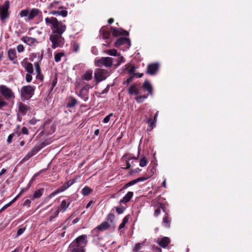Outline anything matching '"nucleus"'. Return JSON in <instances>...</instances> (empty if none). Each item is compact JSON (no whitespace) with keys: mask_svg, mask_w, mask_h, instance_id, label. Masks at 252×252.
<instances>
[{"mask_svg":"<svg viewBox=\"0 0 252 252\" xmlns=\"http://www.w3.org/2000/svg\"><path fill=\"white\" fill-rule=\"evenodd\" d=\"M46 26L52 31L51 33L63 34L66 30L64 21H59L56 17H47L45 18Z\"/></svg>","mask_w":252,"mask_h":252,"instance_id":"f257e3e1","label":"nucleus"},{"mask_svg":"<svg viewBox=\"0 0 252 252\" xmlns=\"http://www.w3.org/2000/svg\"><path fill=\"white\" fill-rule=\"evenodd\" d=\"M49 40L52 43L51 47L53 49L62 48L64 44V39L63 37V34L50 33Z\"/></svg>","mask_w":252,"mask_h":252,"instance_id":"f03ea898","label":"nucleus"},{"mask_svg":"<svg viewBox=\"0 0 252 252\" xmlns=\"http://www.w3.org/2000/svg\"><path fill=\"white\" fill-rule=\"evenodd\" d=\"M41 11L38 8H33L29 10L25 9L20 11L19 15L21 17H27L29 21L33 20L37 16L41 15Z\"/></svg>","mask_w":252,"mask_h":252,"instance_id":"7ed1b4c3","label":"nucleus"},{"mask_svg":"<svg viewBox=\"0 0 252 252\" xmlns=\"http://www.w3.org/2000/svg\"><path fill=\"white\" fill-rule=\"evenodd\" d=\"M95 80L97 82H100L105 80L109 74L108 71L106 69L97 68L94 72V73Z\"/></svg>","mask_w":252,"mask_h":252,"instance_id":"20e7f679","label":"nucleus"},{"mask_svg":"<svg viewBox=\"0 0 252 252\" xmlns=\"http://www.w3.org/2000/svg\"><path fill=\"white\" fill-rule=\"evenodd\" d=\"M34 88L30 85L23 86L21 90V96L24 98H30L34 94Z\"/></svg>","mask_w":252,"mask_h":252,"instance_id":"39448f33","label":"nucleus"},{"mask_svg":"<svg viewBox=\"0 0 252 252\" xmlns=\"http://www.w3.org/2000/svg\"><path fill=\"white\" fill-rule=\"evenodd\" d=\"M9 2L8 1H5L2 5L0 6V18L2 21H4L9 17Z\"/></svg>","mask_w":252,"mask_h":252,"instance_id":"423d86ee","label":"nucleus"},{"mask_svg":"<svg viewBox=\"0 0 252 252\" xmlns=\"http://www.w3.org/2000/svg\"><path fill=\"white\" fill-rule=\"evenodd\" d=\"M50 143L47 141H44L40 144H36L31 151L28 153L24 159H28L33 156L35 155L40 149L48 145Z\"/></svg>","mask_w":252,"mask_h":252,"instance_id":"0eeeda50","label":"nucleus"},{"mask_svg":"<svg viewBox=\"0 0 252 252\" xmlns=\"http://www.w3.org/2000/svg\"><path fill=\"white\" fill-rule=\"evenodd\" d=\"M50 143L47 141H44L40 144H36L31 151L28 153L24 159H28L33 156L35 155L40 149L48 145Z\"/></svg>","mask_w":252,"mask_h":252,"instance_id":"6e6552de","label":"nucleus"},{"mask_svg":"<svg viewBox=\"0 0 252 252\" xmlns=\"http://www.w3.org/2000/svg\"><path fill=\"white\" fill-rule=\"evenodd\" d=\"M0 92L2 96L6 99L14 98L15 97L14 94L12 90L5 85L0 86Z\"/></svg>","mask_w":252,"mask_h":252,"instance_id":"1a4fd4ad","label":"nucleus"},{"mask_svg":"<svg viewBox=\"0 0 252 252\" xmlns=\"http://www.w3.org/2000/svg\"><path fill=\"white\" fill-rule=\"evenodd\" d=\"M113 63V59L110 57H102L97 60L96 65L98 66L104 65L105 67H110Z\"/></svg>","mask_w":252,"mask_h":252,"instance_id":"9d476101","label":"nucleus"},{"mask_svg":"<svg viewBox=\"0 0 252 252\" xmlns=\"http://www.w3.org/2000/svg\"><path fill=\"white\" fill-rule=\"evenodd\" d=\"M92 87L89 84L85 86L80 91L78 94V96L81 97L85 101H87L89 99V90Z\"/></svg>","mask_w":252,"mask_h":252,"instance_id":"9b49d317","label":"nucleus"},{"mask_svg":"<svg viewBox=\"0 0 252 252\" xmlns=\"http://www.w3.org/2000/svg\"><path fill=\"white\" fill-rule=\"evenodd\" d=\"M115 46L118 47L123 45H125L126 47L128 49L130 46V41L129 38L121 37L118 38L115 42Z\"/></svg>","mask_w":252,"mask_h":252,"instance_id":"f8f14e48","label":"nucleus"},{"mask_svg":"<svg viewBox=\"0 0 252 252\" xmlns=\"http://www.w3.org/2000/svg\"><path fill=\"white\" fill-rule=\"evenodd\" d=\"M73 242L76 244V245L83 246L85 248L88 243L87 236L85 234L80 235L77 237Z\"/></svg>","mask_w":252,"mask_h":252,"instance_id":"ddd939ff","label":"nucleus"},{"mask_svg":"<svg viewBox=\"0 0 252 252\" xmlns=\"http://www.w3.org/2000/svg\"><path fill=\"white\" fill-rule=\"evenodd\" d=\"M69 251L70 252H85V249L83 246L76 245L73 242L69 246Z\"/></svg>","mask_w":252,"mask_h":252,"instance_id":"4468645a","label":"nucleus"},{"mask_svg":"<svg viewBox=\"0 0 252 252\" xmlns=\"http://www.w3.org/2000/svg\"><path fill=\"white\" fill-rule=\"evenodd\" d=\"M21 65L28 73H33V65L32 63L28 62L27 59H25L23 60V61L21 62Z\"/></svg>","mask_w":252,"mask_h":252,"instance_id":"2eb2a0df","label":"nucleus"},{"mask_svg":"<svg viewBox=\"0 0 252 252\" xmlns=\"http://www.w3.org/2000/svg\"><path fill=\"white\" fill-rule=\"evenodd\" d=\"M22 40L30 46H34L38 43V41L36 39L29 36H23L22 38Z\"/></svg>","mask_w":252,"mask_h":252,"instance_id":"dca6fc26","label":"nucleus"},{"mask_svg":"<svg viewBox=\"0 0 252 252\" xmlns=\"http://www.w3.org/2000/svg\"><path fill=\"white\" fill-rule=\"evenodd\" d=\"M159 65L157 63H152L148 65L147 67V73L150 75H154L158 71Z\"/></svg>","mask_w":252,"mask_h":252,"instance_id":"f3484780","label":"nucleus"},{"mask_svg":"<svg viewBox=\"0 0 252 252\" xmlns=\"http://www.w3.org/2000/svg\"><path fill=\"white\" fill-rule=\"evenodd\" d=\"M111 32H112L113 35L114 36H118L122 34L124 35H127L128 34L127 31L122 29L117 30L114 27L111 28Z\"/></svg>","mask_w":252,"mask_h":252,"instance_id":"a211bd4d","label":"nucleus"},{"mask_svg":"<svg viewBox=\"0 0 252 252\" xmlns=\"http://www.w3.org/2000/svg\"><path fill=\"white\" fill-rule=\"evenodd\" d=\"M110 226V224L107 221H103L100 225L94 228L92 231L95 232L97 230L99 231H104L107 229Z\"/></svg>","mask_w":252,"mask_h":252,"instance_id":"6ab92c4d","label":"nucleus"},{"mask_svg":"<svg viewBox=\"0 0 252 252\" xmlns=\"http://www.w3.org/2000/svg\"><path fill=\"white\" fill-rule=\"evenodd\" d=\"M47 8L50 10H57L62 9L63 6L60 4V1H54L48 4Z\"/></svg>","mask_w":252,"mask_h":252,"instance_id":"aec40b11","label":"nucleus"},{"mask_svg":"<svg viewBox=\"0 0 252 252\" xmlns=\"http://www.w3.org/2000/svg\"><path fill=\"white\" fill-rule=\"evenodd\" d=\"M8 56L9 59L11 61H13V63L14 64H16L17 63V61L16 59V52L15 49H10L8 51Z\"/></svg>","mask_w":252,"mask_h":252,"instance_id":"412c9836","label":"nucleus"},{"mask_svg":"<svg viewBox=\"0 0 252 252\" xmlns=\"http://www.w3.org/2000/svg\"><path fill=\"white\" fill-rule=\"evenodd\" d=\"M28 107L25 104L21 102L19 104L18 112L21 115L23 116L26 115V114L28 111Z\"/></svg>","mask_w":252,"mask_h":252,"instance_id":"4be33fe9","label":"nucleus"},{"mask_svg":"<svg viewBox=\"0 0 252 252\" xmlns=\"http://www.w3.org/2000/svg\"><path fill=\"white\" fill-rule=\"evenodd\" d=\"M133 192H132V191L128 192L125 195V196L123 198V199H122L120 200V203H126L128 202V201H129L130 199L132 198V197L133 196Z\"/></svg>","mask_w":252,"mask_h":252,"instance_id":"5701e85b","label":"nucleus"},{"mask_svg":"<svg viewBox=\"0 0 252 252\" xmlns=\"http://www.w3.org/2000/svg\"><path fill=\"white\" fill-rule=\"evenodd\" d=\"M143 88L145 89L150 95L153 94V87L151 84L148 81H145L143 85Z\"/></svg>","mask_w":252,"mask_h":252,"instance_id":"b1692460","label":"nucleus"},{"mask_svg":"<svg viewBox=\"0 0 252 252\" xmlns=\"http://www.w3.org/2000/svg\"><path fill=\"white\" fill-rule=\"evenodd\" d=\"M93 71L92 70H89L85 72V73L82 75V78L83 80L86 81H89L92 79Z\"/></svg>","mask_w":252,"mask_h":252,"instance_id":"393cba45","label":"nucleus"},{"mask_svg":"<svg viewBox=\"0 0 252 252\" xmlns=\"http://www.w3.org/2000/svg\"><path fill=\"white\" fill-rule=\"evenodd\" d=\"M170 240L168 237L162 238L158 242V244L162 248H165L169 244Z\"/></svg>","mask_w":252,"mask_h":252,"instance_id":"a878e982","label":"nucleus"},{"mask_svg":"<svg viewBox=\"0 0 252 252\" xmlns=\"http://www.w3.org/2000/svg\"><path fill=\"white\" fill-rule=\"evenodd\" d=\"M70 205V202L66 203L65 200H63L61 202V204L59 208V210L60 211L64 212L65 211L66 209L69 207Z\"/></svg>","mask_w":252,"mask_h":252,"instance_id":"bb28decb","label":"nucleus"},{"mask_svg":"<svg viewBox=\"0 0 252 252\" xmlns=\"http://www.w3.org/2000/svg\"><path fill=\"white\" fill-rule=\"evenodd\" d=\"M128 93L130 94H135L137 95L139 94V92L135 85H131L128 89Z\"/></svg>","mask_w":252,"mask_h":252,"instance_id":"cd10ccee","label":"nucleus"},{"mask_svg":"<svg viewBox=\"0 0 252 252\" xmlns=\"http://www.w3.org/2000/svg\"><path fill=\"white\" fill-rule=\"evenodd\" d=\"M67 188V187H65V186H63L62 187L57 189L56 190L54 191V192H53L52 193H51L50 194H49V198H52L53 197V196H54L55 195H56V194H57L58 193H60V192H62L64 190H65Z\"/></svg>","mask_w":252,"mask_h":252,"instance_id":"c85d7f7f","label":"nucleus"},{"mask_svg":"<svg viewBox=\"0 0 252 252\" xmlns=\"http://www.w3.org/2000/svg\"><path fill=\"white\" fill-rule=\"evenodd\" d=\"M130 218V217L129 215H127L123 219L122 222L120 224V225L119 226V230H121V229L125 227L126 224Z\"/></svg>","mask_w":252,"mask_h":252,"instance_id":"c756f323","label":"nucleus"},{"mask_svg":"<svg viewBox=\"0 0 252 252\" xmlns=\"http://www.w3.org/2000/svg\"><path fill=\"white\" fill-rule=\"evenodd\" d=\"M65 55L64 52H61L55 54L54 59L56 63H58L61 61V59Z\"/></svg>","mask_w":252,"mask_h":252,"instance_id":"7c9ffc66","label":"nucleus"},{"mask_svg":"<svg viewBox=\"0 0 252 252\" xmlns=\"http://www.w3.org/2000/svg\"><path fill=\"white\" fill-rule=\"evenodd\" d=\"M100 32L102 34L103 37L105 39L109 38L110 33L109 32L106 31L105 27H102L100 30Z\"/></svg>","mask_w":252,"mask_h":252,"instance_id":"2f4dec72","label":"nucleus"},{"mask_svg":"<svg viewBox=\"0 0 252 252\" xmlns=\"http://www.w3.org/2000/svg\"><path fill=\"white\" fill-rule=\"evenodd\" d=\"M43 191V189H40L37 190H36L33 193V199L40 198L42 195Z\"/></svg>","mask_w":252,"mask_h":252,"instance_id":"473e14b6","label":"nucleus"},{"mask_svg":"<svg viewBox=\"0 0 252 252\" xmlns=\"http://www.w3.org/2000/svg\"><path fill=\"white\" fill-rule=\"evenodd\" d=\"M170 220L167 216L163 217L162 220V224L165 227H169L170 226Z\"/></svg>","mask_w":252,"mask_h":252,"instance_id":"72a5a7b5","label":"nucleus"},{"mask_svg":"<svg viewBox=\"0 0 252 252\" xmlns=\"http://www.w3.org/2000/svg\"><path fill=\"white\" fill-rule=\"evenodd\" d=\"M105 52L110 56H119L117 54V51L116 49H110L108 50L105 51Z\"/></svg>","mask_w":252,"mask_h":252,"instance_id":"f704fd0d","label":"nucleus"},{"mask_svg":"<svg viewBox=\"0 0 252 252\" xmlns=\"http://www.w3.org/2000/svg\"><path fill=\"white\" fill-rule=\"evenodd\" d=\"M92 189L89 187H85L82 189L81 191L82 193L84 195H87L89 194L92 192Z\"/></svg>","mask_w":252,"mask_h":252,"instance_id":"c9c22d12","label":"nucleus"},{"mask_svg":"<svg viewBox=\"0 0 252 252\" xmlns=\"http://www.w3.org/2000/svg\"><path fill=\"white\" fill-rule=\"evenodd\" d=\"M114 219H115V215L112 213H110L107 216V221L109 223V222L112 223L114 221Z\"/></svg>","mask_w":252,"mask_h":252,"instance_id":"e433bc0d","label":"nucleus"},{"mask_svg":"<svg viewBox=\"0 0 252 252\" xmlns=\"http://www.w3.org/2000/svg\"><path fill=\"white\" fill-rule=\"evenodd\" d=\"M144 245V242L142 243H137L133 249V251L134 252H139V250L141 249L142 246Z\"/></svg>","mask_w":252,"mask_h":252,"instance_id":"4c0bfd02","label":"nucleus"},{"mask_svg":"<svg viewBox=\"0 0 252 252\" xmlns=\"http://www.w3.org/2000/svg\"><path fill=\"white\" fill-rule=\"evenodd\" d=\"M147 164V159L145 157H143L139 161V165L141 167H144Z\"/></svg>","mask_w":252,"mask_h":252,"instance_id":"58836bf2","label":"nucleus"},{"mask_svg":"<svg viewBox=\"0 0 252 252\" xmlns=\"http://www.w3.org/2000/svg\"><path fill=\"white\" fill-rule=\"evenodd\" d=\"M147 98V96L146 95H141L136 97V100L138 103H141L144 101V100Z\"/></svg>","mask_w":252,"mask_h":252,"instance_id":"ea45409f","label":"nucleus"},{"mask_svg":"<svg viewBox=\"0 0 252 252\" xmlns=\"http://www.w3.org/2000/svg\"><path fill=\"white\" fill-rule=\"evenodd\" d=\"M77 103L76 100L74 98H72L70 101L67 104V107L71 108L74 106Z\"/></svg>","mask_w":252,"mask_h":252,"instance_id":"a19ab883","label":"nucleus"},{"mask_svg":"<svg viewBox=\"0 0 252 252\" xmlns=\"http://www.w3.org/2000/svg\"><path fill=\"white\" fill-rule=\"evenodd\" d=\"M35 66V69L36 73H41V70L40 67V64L39 62H35L34 63Z\"/></svg>","mask_w":252,"mask_h":252,"instance_id":"79ce46f5","label":"nucleus"},{"mask_svg":"<svg viewBox=\"0 0 252 252\" xmlns=\"http://www.w3.org/2000/svg\"><path fill=\"white\" fill-rule=\"evenodd\" d=\"M147 123H148L150 125H149V127L150 128H151V129H153L154 128V127L155 126V125H156V122H155V121H153L151 119H149L148 120H147Z\"/></svg>","mask_w":252,"mask_h":252,"instance_id":"37998d69","label":"nucleus"},{"mask_svg":"<svg viewBox=\"0 0 252 252\" xmlns=\"http://www.w3.org/2000/svg\"><path fill=\"white\" fill-rule=\"evenodd\" d=\"M67 11L66 10H62L61 11H59V16H61L63 17H65L67 15Z\"/></svg>","mask_w":252,"mask_h":252,"instance_id":"c03bdc74","label":"nucleus"},{"mask_svg":"<svg viewBox=\"0 0 252 252\" xmlns=\"http://www.w3.org/2000/svg\"><path fill=\"white\" fill-rule=\"evenodd\" d=\"M32 74V73H28L26 75V80L28 83L31 82L32 80V78L31 75Z\"/></svg>","mask_w":252,"mask_h":252,"instance_id":"a18cd8bd","label":"nucleus"},{"mask_svg":"<svg viewBox=\"0 0 252 252\" xmlns=\"http://www.w3.org/2000/svg\"><path fill=\"white\" fill-rule=\"evenodd\" d=\"M125 62V58L122 56H120L118 58V63L116 65L119 66L121 63H124Z\"/></svg>","mask_w":252,"mask_h":252,"instance_id":"49530a36","label":"nucleus"},{"mask_svg":"<svg viewBox=\"0 0 252 252\" xmlns=\"http://www.w3.org/2000/svg\"><path fill=\"white\" fill-rule=\"evenodd\" d=\"M15 134L13 133L11 134H10L8 137H7V142L8 144L11 143L12 141V139L14 137V136H15Z\"/></svg>","mask_w":252,"mask_h":252,"instance_id":"de8ad7c7","label":"nucleus"},{"mask_svg":"<svg viewBox=\"0 0 252 252\" xmlns=\"http://www.w3.org/2000/svg\"><path fill=\"white\" fill-rule=\"evenodd\" d=\"M113 115V113H110L109 115L105 117L103 119V122L104 123H107L110 121V117H112Z\"/></svg>","mask_w":252,"mask_h":252,"instance_id":"09e8293b","label":"nucleus"},{"mask_svg":"<svg viewBox=\"0 0 252 252\" xmlns=\"http://www.w3.org/2000/svg\"><path fill=\"white\" fill-rule=\"evenodd\" d=\"M17 51L18 52L21 53L24 50V47L23 45L19 44L17 46Z\"/></svg>","mask_w":252,"mask_h":252,"instance_id":"8fccbe9b","label":"nucleus"},{"mask_svg":"<svg viewBox=\"0 0 252 252\" xmlns=\"http://www.w3.org/2000/svg\"><path fill=\"white\" fill-rule=\"evenodd\" d=\"M25 230V228H19L17 231V235L18 236L21 235L22 234H23L24 233Z\"/></svg>","mask_w":252,"mask_h":252,"instance_id":"3c124183","label":"nucleus"},{"mask_svg":"<svg viewBox=\"0 0 252 252\" xmlns=\"http://www.w3.org/2000/svg\"><path fill=\"white\" fill-rule=\"evenodd\" d=\"M36 78L40 81H42L43 79V75L41 73L36 74Z\"/></svg>","mask_w":252,"mask_h":252,"instance_id":"603ef678","label":"nucleus"},{"mask_svg":"<svg viewBox=\"0 0 252 252\" xmlns=\"http://www.w3.org/2000/svg\"><path fill=\"white\" fill-rule=\"evenodd\" d=\"M22 132L23 134H29V131L27 127H23L22 128Z\"/></svg>","mask_w":252,"mask_h":252,"instance_id":"864d4df0","label":"nucleus"},{"mask_svg":"<svg viewBox=\"0 0 252 252\" xmlns=\"http://www.w3.org/2000/svg\"><path fill=\"white\" fill-rule=\"evenodd\" d=\"M136 183H137L136 180H133L131 181H130L129 182H128V183L126 185V186H127V187H129V186H131L134 185V184H135Z\"/></svg>","mask_w":252,"mask_h":252,"instance_id":"5fc2aeb1","label":"nucleus"},{"mask_svg":"<svg viewBox=\"0 0 252 252\" xmlns=\"http://www.w3.org/2000/svg\"><path fill=\"white\" fill-rule=\"evenodd\" d=\"M124 209L123 207H118L116 208V211L119 214H121L123 213Z\"/></svg>","mask_w":252,"mask_h":252,"instance_id":"6e6d98bb","label":"nucleus"},{"mask_svg":"<svg viewBox=\"0 0 252 252\" xmlns=\"http://www.w3.org/2000/svg\"><path fill=\"white\" fill-rule=\"evenodd\" d=\"M75 183L74 180H70L67 182V187L68 188Z\"/></svg>","mask_w":252,"mask_h":252,"instance_id":"4d7b16f0","label":"nucleus"},{"mask_svg":"<svg viewBox=\"0 0 252 252\" xmlns=\"http://www.w3.org/2000/svg\"><path fill=\"white\" fill-rule=\"evenodd\" d=\"M59 11L57 10H53L51 11L49 13V14L52 15H58Z\"/></svg>","mask_w":252,"mask_h":252,"instance_id":"13d9d810","label":"nucleus"},{"mask_svg":"<svg viewBox=\"0 0 252 252\" xmlns=\"http://www.w3.org/2000/svg\"><path fill=\"white\" fill-rule=\"evenodd\" d=\"M31 203V202L29 199H27L24 202L23 205L25 206H27L28 207H29L30 206Z\"/></svg>","mask_w":252,"mask_h":252,"instance_id":"bf43d9fd","label":"nucleus"},{"mask_svg":"<svg viewBox=\"0 0 252 252\" xmlns=\"http://www.w3.org/2000/svg\"><path fill=\"white\" fill-rule=\"evenodd\" d=\"M73 49L75 52H77L79 49V45L77 44H74L73 45Z\"/></svg>","mask_w":252,"mask_h":252,"instance_id":"052dcab7","label":"nucleus"},{"mask_svg":"<svg viewBox=\"0 0 252 252\" xmlns=\"http://www.w3.org/2000/svg\"><path fill=\"white\" fill-rule=\"evenodd\" d=\"M160 213V209L159 208H158L156 210H155L154 212V215L156 217H157L159 214Z\"/></svg>","mask_w":252,"mask_h":252,"instance_id":"680f3d73","label":"nucleus"},{"mask_svg":"<svg viewBox=\"0 0 252 252\" xmlns=\"http://www.w3.org/2000/svg\"><path fill=\"white\" fill-rule=\"evenodd\" d=\"M135 180L136 181V182L138 183L139 182H142V181H144L146 180V178H144V177H140Z\"/></svg>","mask_w":252,"mask_h":252,"instance_id":"e2e57ef3","label":"nucleus"},{"mask_svg":"<svg viewBox=\"0 0 252 252\" xmlns=\"http://www.w3.org/2000/svg\"><path fill=\"white\" fill-rule=\"evenodd\" d=\"M45 170L44 169H42V170H41L40 171H39L38 172L35 173L34 175V176L33 177V178L34 179V177H36L38 176H39L43 171H45Z\"/></svg>","mask_w":252,"mask_h":252,"instance_id":"0e129e2a","label":"nucleus"},{"mask_svg":"<svg viewBox=\"0 0 252 252\" xmlns=\"http://www.w3.org/2000/svg\"><path fill=\"white\" fill-rule=\"evenodd\" d=\"M10 205H11V204L9 202L8 203L5 204L1 209V210H3V209H5L7 208H8V207H9Z\"/></svg>","mask_w":252,"mask_h":252,"instance_id":"69168bd1","label":"nucleus"},{"mask_svg":"<svg viewBox=\"0 0 252 252\" xmlns=\"http://www.w3.org/2000/svg\"><path fill=\"white\" fill-rule=\"evenodd\" d=\"M30 124L32 125H34L36 123V120L35 119H32L30 121Z\"/></svg>","mask_w":252,"mask_h":252,"instance_id":"338daca9","label":"nucleus"},{"mask_svg":"<svg viewBox=\"0 0 252 252\" xmlns=\"http://www.w3.org/2000/svg\"><path fill=\"white\" fill-rule=\"evenodd\" d=\"M6 171V170L5 169H2L0 172V176L2 175L3 174H4Z\"/></svg>","mask_w":252,"mask_h":252,"instance_id":"774afa93","label":"nucleus"}]
</instances>
